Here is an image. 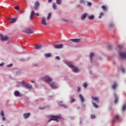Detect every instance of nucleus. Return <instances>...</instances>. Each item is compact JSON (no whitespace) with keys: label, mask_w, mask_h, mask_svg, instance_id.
<instances>
[{"label":"nucleus","mask_w":126,"mask_h":126,"mask_svg":"<svg viewBox=\"0 0 126 126\" xmlns=\"http://www.w3.org/2000/svg\"><path fill=\"white\" fill-rule=\"evenodd\" d=\"M44 80L45 82L49 84L50 87L52 89H56L58 88V86L56 85V83L52 82V79L49 76L46 75L44 77ZM52 82V83H51Z\"/></svg>","instance_id":"1"},{"label":"nucleus","mask_w":126,"mask_h":126,"mask_svg":"<svg viewBox=\"0 0 126 126\" xmlns=\"http://www.w3.org/2000/svg\"><path fill=\"white\" fill-rule=\"evenodd\" d=\"M66 65L70 68L74 73H77L80 71V69L76 66H75L71 62H67Z\"/></svg>","instance_id":"2"},{"label":"nucleus","mask_w":126,"mask_h":126,"mask_svg":"<svg viewBox=\"0 0 126 126\" xmlns=\"http://www.w3.org/2000/svg\"><path fill=\"white\" fill-rule=\"evenodd\" d=\"M60 119V116H52L51 117L50 119H49L48 120V123L50 122L51 121H57V122H58L57 120L58 119Z\"/></svg>","instance_id":"3"},{"label":"nucleus","mask_w":126,"mask_h":126,"mask_svg":"<svg viewBox=\"0 0 126 126\" xmlns=\"http://www.w3.org/2000/svg\"><path fill=\"white\" fill-rule=\"evenodd\" d=\"M22 32L27 34H32L33 33V31L31 29H25L22 31Z\"/></svg>","instance_id":"4"},{"label":"nucleus","mask_w":126,"mask_h":126,"mask_svg":"<svg viewBox=\"0 0 126 126\" xmlns=\"http://www.w3.org/2000/svg\"><path fill=\"white\" fill-rule=\"evenodd\" d=\"M0 38L1 41H6L9 39V37L8 36H4L2 34H0Z\"/></svg>","instance_id":"5"},{"label":"nucleus","mask_w":126,"mask_h":126,"mask_svg":"<svg viewBox=\"0 0 126 126\" xmlns=\"http://www.w3.org/2000/svg\"><path fill=\"white\" fill-rule=\"evenodd\" d=\"M40 6V3L38 1H36V2H35L34 4V10H38L39 9V7Z\"/></svg>","instance_id":"6"},{"label":"nucleus","mask_w":126,"mask_h":126,"mask_svg":"<svg viewBox=\"0 0 126 126\" xmlns=\"http://www.w3.org/2000/svg\"><path fill=\"white\" fill-rule=\"evenodd\" d=\"M27 84V83L25 82L24 81H22L19 83H18L17 87H19L20 86H21L22 87H25Z\"/></svg>","instance_id":"7"},{"label":"nucleus","mask_w":126,"mask_h":126,"mask_svg":"<svg viewBox=\"0 0 126 126\" xmlns=\"http://www.w3.org/2000/svg\"><path fill=\"white\" fill-rule=\"evenodd\" d=\"M17 18H9L8 19L9 23V24H13L17 21Z\"/></svg>","instance_id":"8"},{"label":"nucleus","mask_w":126,"mask_h":126,"mask_svg":"<svg viewBox=\"0 0 126 126\" xmlns=\"http://www.w3.org/2000/svg\"><path fill=\"white\" fill-rule=\"evenodd\" d=\"M63 47V44L54 45V48L56 49H62Z\"/></svg>","instance_id":"9"},{"label":"nucleus","mask_w":126,"mask_h":126,"mask_svg":"<svg viewBox=\"0 0 126 126\" xmlns=\"http://www.w3.org/2000/svg\"><path fill=\"white\" fill-rule=\"evenodd\" d=\"M120 57L122 59H126V52H120Z\"/></svg>","instance_id":"10"},{"label":"nucleus","mask_w":126,"mask_h":126,"mask_svg":"<svg viewBox=\"0 0 126 126\" xmlns=\"http://www.w3.org/2000/svg\"><path fill=\"white\" fill-rule=\"evenodd\" d=\"M41 24L42 25L46 26H47V23L46 21V18L45 17H42L41 19Z\"/></svg>","instance_id":"11"},{"label":"nucleus","mask_w":126,"mask_h":126,"mask_svg":"<svg viewBox=\"0 0 126 126\" xmlns=\"http://www.w3.org/2000/svg\"><path fill=\"white\" fill-rule=\"evenodd\" d=\"M70 41H71L74 43H79L80 42V39L79 38L70 39Z\"/></svg>","instance_id":"12"},{"label":"nucleus","mask_w":126,"mask_h":126,"mask_svg":"<svg viewBox=\"0 0 126 126\" xmlns=\"http://www.w3.org/2000/svg\"><path fill=\"white\" fill-rule=\"evenodd\" d=\"M30 115H31L30 113H25L23 114V117L25 119H26L28 118Z\"/></svg>","instance_id":"13"},{"label":"nucleus","mask_w":126,"mask_h":126,"mask_svg":"<svg viewBox=\"0 0 126 126\" xmlns=\"http://www.w3.org/2000/svg\"><path fill=\"white\" fill-rule=\"evenodd\" d=\"M94 56V53L93 52H91L90 53L89 59L91 63H93V58Z\"/></svg>","instance_id":"14"},{"label":"nucleus","mask_w":126,"mask_h":126,"mask_svg":"<svg viewBox=\"0 0 126 126\" xmlns=\"http://www.w3.org/2000/svg\"><path fill=\"white\" fill-rule=\"evenodd\" d=\"M35 14V12L33 10H32L30 14V19L32 20L33 19V16Z\"/></svg>","instance_id":"15"},{"label":"nucleus","mask_w":126,"mask_h":126,"mask_svg":"<svg viewBox=\"0 0 126 126\" xmlns=\"http://www.w3.org/2000/svg\"><path fill=\"white\" fill-rule=\"evenodd\" d=\"M114 96H115V103L117 104L119 101V99H118V96H117L116 93L114 94Z\"/></svg>","instance_id":"16"},{"label":"nucleus","mask_w":126,"mask_h":126,"mask_svg":"<svg viewBox=\"0 0 126 126\" xmlns=\"http://www.w3.org/2000/svg\"><path fill=\"white\" fill-rule=\"evenodd\" d=\"M87 13H85L84 14H83L82 15V16H81V20H84L86 17H87Z\"/></svg>","instance_id":"17"},{"label":"nucleus","mask_w":126,"mask_h":126,"mask_svg":"<svg viewBox=\"0 0 126 126\" xmlns=\"http://www.w3.org/2000/svg\"><path fill=\"white\" fill-rule=\"evenodd\" d=\"M91 99L97 103L99 102V99L98 97H94L93 96H91Z\"/></svg>","instance_id":"18"},{"label":"nucleus","mask_w":126,"mask_h":126,"mask_svg":"<svg viewBox=\"0 0 126 126\" xmlns=\"http://www.w3.org/2000/svg\"><path fill=\"white\" fill-rule=\"evenodd\" d=\"M14 95L16 96H20V93L18 91H15L14 92Z\"/></svg>","instance_id":"19"},{"label":"nucleus","mask_w":126,"mask_h":126,"mask_svg":"<svg viewBox=\"0 0 126 126\" xmlns=\"http://www.w3.org/2000/svg\"><path fill=\"white\" fill-rule=\"evenodd\" d=\"M79 96L81 102H84L85 100L84 97L81 94H79Z\"/></svg>","instance_id":"20"},{"label":"nucleus","mask_w":126,"mask_h":126,"mask_svg":"<svg viewBox=\"0 0 126 126\" xmlns=\"http://www.w3.org/2000/svg\"><path fill=\"white\" fill-rule=\"evenodd\" d=\"M35 47V49L38 50V49H40L42 48V45H41L36 44Z\"/></svg>","instance_id":"21"},{"label":"nucleus","mask_w":126,"mask_h":126,"mask_svg":"<svg viewBox=\"0 0 126 126\" xmlns=\"http://www.w3.org/2000/svg\"><path fill=\"white\" fill-rule=\"evenodd\" d=\"M25 88L28 89H31L32 88V86L31 85L28 84V83H27V84L26 85Z\"/></svg>","instance_id":"22"},{"label":"nucleus","mask_w":126,"mask_h":126,"mask_svg":"<svg viewBox=\"0 0 126 126\" xmlns=\"http://www.w3.org/2000/svg\"><path fill=\"white\" fill-rule=\"evenodd\" d=\"M92 104L93 105V107L95 108H98V106L97 105V104H96L95 102H94V101H92Z\"/></svg>","instance_id":"23"},{"label":"nucleus","mask_w":126,"mask_h":126,"mask_svg":"<svg viewBox=\"0 0 126 126\" xmlns=\"http://www.w3.org/2000/svg\"><path fill=\"white\" fill-rule=\"evenodd\" d=\"M101 8L102 9L103 11H106L107 10V7L105 5H102L101 6Z\"/></svg>","instance_id":"24"},{"label":"nucleus","mask_w":126,"mask_h":126,"mask_svg":"<svg viewBox=\"0 0 126 126\" xmlns=\"http://www.w3.org/2000/svg\"><path fill=\"white\" fill-rule=\"evenodd\" d=\"M118 85H117V83L116 82H115L114 85L112 86V88L113 90H116V89L117 88Z\"/></svg>","instance_id":"25"},{"label":"nucleus","mask_w":126,"mask_h":126,"mask_svg":"<svg viewBox=\"0 0 126 126\" xmlns=\"http://www.w3.org/2000/svg\"><path fill=\"white\" fill-rule=\"evenodd\" d=\"M44 56L47 58H50L51 57V54L50 53H47V54H45Z\"/></svg>","instance_id":"26"},{"label":"nucleus","mask_w":126,"mask_h":126,"mask_svg":"<svg viewBox=\"0 0 126 126\" xmlns=\"http://www.w3.org/2000/svg\"><path fill=\"white\" fill-rule=\"evenodd\" d=\"M52 8L54 10H57V6L56 4V3H53L52 5Z\"/></svg>","instance_id":"27"},{"label":"nucleus","mask_w":126,"mask_h":126,"mask_svg":"<svg viewBox=\"0 0 126 126\" xmlns=\"http://www.w3.org/2000/svg\"><path fill=\"white\" fill-rule=\"evenodd\" d=\"M51 15H52L51 13H49L48 14V15L47 17V21L50 20V18H51Z\"/></svg>","instance_id":"28"},{"label":"nucleus","mask_w":126,"mask_h":126,"mask_svg":"<svg viewBox=\"0 0 126 126\" xmlns=\"http://www.w3.org/2000/svg\"><path fill=\"white\" fill-rule=\"evenodd\" d=\"M88 18H89V19L90 20H93L94 19V15H92L89 16Z\"/></svg>","instance_id":"29"},{"label":"nucleus","mask_w":126,"mask_h":126,"mask_svg":"<svg viewBox=\"0 0 126 126\" xmlns=\"http://www.w3.org/2000/svg\"><path fill=\"white\" fill-rule=\"evenodd\" d=\"M56 3L58 5H60L62 3V0H56Z\"/></svg>","instance_id":"30"},{"label":"nucleus","mask_w":126,"mask_h":126,"mask_svg":"<svg viewBox=\"0 0 126 126\" xmlns=\"http://www.w3.org/2000/svg\"><path fill=\"white\" fill-rule=\"evenodd\" d=\"M83 86L84 88L86 89L88 87V83L87 82H84Z\"/></svg>","instance_id":"31"},{"label":"nucleus","mask_w":126,"mask_h":126,"mask_svg":"<svg viewBox=\"0 0 126 126\" xmlns=\"http://www.w3.org/2000/svg\"><path fill=\"white\" fill-rule=\"evenodd\" d=\"M103 15H104V13L103 12H100V15L98 16V19H101Z\"/></svg>","instance_id":"32"},{"label":"nucleus","mask_w":126,"mask_h":126,"mask_svg":"<svg viewBox=\"0 0 126 126\" xmlns=\"http://www.w3.org/2000/svg\"><path fill=\"white\" fill-rule=\"evenodd\" d=\"M109 27L110 28H112L114 27V24L113 23L110 24V25H109Z\"/></svg>","instance_id":"33"},{"label":"nucleus","mask_w":126,"mask_h":126,"mask_svg":"<svg viewBox=\"0 0 126 126\" xmlns=\"http://www.w3.org/2000/svg\"><path fill=\"white\" fill-rule=\"evenodd\" d=\"M0 116H4V114L3 111H0Z\"/></svg>","instance_id":"34"},{"label":"nucleus","mask_w":126,"mask_h":126,"mask_svg":"<svg viewBox=\"0 0 126 126\" xmlns=\"http://www.w3.org/2000/svg\"><path fill=\"white\" fill-rule=\"evenodd\" d=\"M91 118L92 119H95V115L94 114V115L91 114Z\"/></svg>","instance_id":"35"},{"label":"nucleus","mask_w":126,"mask_h":126,"mask_svg":"<svg viewBox=\"0 0 126 126\" xmlns=\"http://www.w3.org/2000/svg\"><path fill=\"white\" fill-rule=\"evenodd\" d=\"M121 69L123 73H125L126 70L124 67H121Z\"/></svg>","instance_id":"36"},{"label":"nucleus","mask_w":126,"mask_h":126,"mask_svg":"<svg viewBox=\"0 0 126 126\" xmlns=\"http://www.w3.org/2000/svg\"><path fill=\"white\" fill-rule=\"evenodd\" d=\"M126 110V104H124L122 110L125 111Z\"/></svg>","instance_id":"37"},{"label":"nucleus","mask_w":126,"mask_h":126,"mask_svg":"<svg viewBox=\"0 0 126 126\" xmlns=\"http://www.w3.org/2000/svg\"><path fill=\"white\" fill-rule=\"evenodd\" d=\"M12 66H13L12 63H10V64H7V65H6V67H12Z\"/></svg>","instance_id":"38"},{"label":"nucleus","mask_w":126,"mask_h":126,"mask_svg":"<svg viewBox=\"0 0 126 126\" xmlns=\"http://www.w3.org/2000/svg\"><path fill=\"white\" fill-rule=\"evenodd\" d=\"M15 9L16 10H19V9H20V7L19 6H16L15 7Z\"/></svg>","instance_id":"39"},{"label":"nucleus","mask_w":126,"mask_h":126,"mask_svg":"<svg viewBox=\"0 0 126 126\" xmlns=\"http://www.w3.org/2000/svg\"><path fill=\"white\" fill-rule=\"evenodd\" d=\"M87 5H88V6H92V3H91V2H88L87 3Z\"/></svg>","instance_id":"40"},{"label":"nucleus","mask_w":126,"mask_h":126,"mask_svg":"<svg viewBox=\"0 0 126 126\" xmlns=\"http://www.w3.org/2000/svg\"><path fill=\"white\" fill-rule=\"evenodd\" d=\"M55 59L59 61V60H60V58L59 56H57L55 57Z\"/></svg>","instance_id":"41"},{"label":"nucleus","mask_w":126,"mask_h":126,"mask_svg":"<svg viewBox=\"0 0 126 126\" xmlns=\"http://www.w3.org/2000/svg\"><path fill=\"white\" fill-rule=\"evenodd\" d=\"M76 101V99L74 98H73L71 100V103H73Z\"/></svg>","instance_id":"42"},{"label":"nucleus","mask_w":126,"mask_h":126,"mask_svg":"<svg viewBox=\"0 0 126 126\" xmlns=\"http://www.w3.org/2000/svg\"><path fill=\"white\" fill-rule=\"evenodd\" d=\"M80 3L81 4H84L85 3V1L83 0H80Z\"/></svg>","instance_id":"43"},{"label":"nucleus","mask_w":126,"mask_h":126,"mask_svg":"<svg viewBox=\"0 0 126 126\" xmlns=\"http://www.w3.org/2000/svg\"><path fill=\"white\" fill-rule=\"evenodd\" d=\"M115 117H116V119H119L120 118V116L119 115H116Z\"/></svg>","instance_id":"44"},{"label":"nucleus","mask_w":126,"mask_h":126,"mask_svg":"<svg viewBox=\"0 0 126 126\" xmlns=\"http://www.w3.org/2000/svg\"><path fill=\"white\" fill-rule=\"evenodd\" d=\"M5 120H6L5 117L4 116H3L2 117V120L3 121H5Z\"/></svg>","instance_id":"45"},{"label":"nucleus","mask_w":126,"mask_h":126,"mask_svg":"<svg viewBox=\"0 0 126 126\" xmlns=\"http://www.w3.org/2000/svg\"><path fill=\"white\" fill-rule=\"evenodd\" d=\"M108 48L109 50H111V48H112V46L111 45H109L108 46Z\"/></svg>","instance_id":"46"},{"label":"nucleus","mask_w":126,"mask_h":126,"mask_svg":"<svg viewBox=\"0 0 126 126\" xmlns=\"http://www.w3.org/2000/svg\"><path fill=\"white\" fill-rule=\"evenodd\" d=\"M118 48L119 49H122L123 48V46L122 45H118Z\"/></svg>","instance_id":"47"},{"label":"nucleus","mask_w":126,"mask_h":126,"mask_svg":"<svg viewBox=\"0 0 126 126\" xmlns=\"http://www.w3.org/2000/svg\"><path fill=\"white\" fill-rule=\"evenodd\" d=\"M80 90H81V88L79 87H77V91H78V92H79Z\"/></svg>","instance_id":"48"},{"label":"nucleus","mask_w":126,"mask_h":126,"mask_svg":"<svg viewBox=\"0 0 126 126\" xmlns=\"http://www.w3.org/2000/svg\"><path fill=\"white\" fill-rule=\"evenodd\" d=\"M63 107L64 108H67L68 107V106L67 105H63Z\"/></svg>","instance_id":"49"},{"label":"nucleus","mask_w":126,"mask_h":126,"mask_svg":"<svg viewBox=\"0 0 126 126\" xmlns=\"http://www.w3.org/2000/svg\"><path fill=\"white\" fill-rule=\"evenodd\" d=\"M3 65H4L3 63H0V66H3Z\"/></svg>","instance_id":"50"},{"label":"nucleus","mask_w":126,"mask_h":126,"mask_svg":"<svg viewBox=\"0 0 126 126\" xmlns=\"http://www.w3.org/2000/svg\"><path fill=\"white\" fill-rule=\"evenodd\" d=\"M35 14L36 16H39V14L38 13H36Z\"/></svg>","instance_id":"51"},{"label":"nucleus","mask_w":126,"mask_h":126,"mask_svg":"<svg viewBox=\"0 0 126 126\" xmlns=\"http://www.w3.org/2000/svg\"><path fill=\"white\" fill-rule=\"evenodd\" d=\"M52 1L53 0H48V3H51Z\"/></svg>","instance_id":"52"},{"label":"nucleus","mask_w":126,"mask_h":126,"mask_svg":"<svg viewBox=\"0 0 126 126\" xmlns=\"http://www.w3.org/2000/svg\"><path fill=\"white\" fill-rule=\"evenodd\" d=\"M31 82L32 83H34V81L32 80Z\"/></svg>","instance_id":"53"},{"label":"nucleus","mask_w":126,"mask_h":126,"mask_svg":"<svg viewBox=\"0 0 126 126\" xmlns=\"http://www.w3.org/2000/svg\"><path fill=\"white\" fill-rule=\"evenodd\" d=\"M40 109L41 110H43V108H40Z\"/></svg>","instance_id":"54"},{"label":"nucleus","mask_w":126,"mask_h":126,"mask_svg":"<svg viewBox=\"0 0 126 126\" xmlns=\"http://www.w3.org/2000/svg\"><path fill=\"white\" fill-rule=\"evenodd\" d=\"M60 103H63V101H60Z\"/></svg>","instance_id":"55"},{"label":"nucleus","mask_w":126,"mask_h":126,"mask_svg":"<svg viewBox=\"0 0 126 126\" xmlns=\"http://www.w3.org/2000/svg\"><path fill=\"white\" fill-rule=\"evenodd\" d=\"M0 126H4L3 125H1Z\"/></svg>","instance_id":"56"},{"label":"nucleus","mask_w":126,"mask_h":126,"mask_svg":"<svg viewBox=\"0 0 126 126\" xmlns=\"http://www.w3.org/2000/svg\"><path fill=\"white\" fill-rule=\"evenodd\" d=\"M12 1H13V0H11Z\"/></svg>","instance_id":"57"}]
</instances>
